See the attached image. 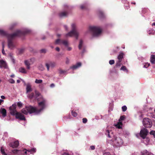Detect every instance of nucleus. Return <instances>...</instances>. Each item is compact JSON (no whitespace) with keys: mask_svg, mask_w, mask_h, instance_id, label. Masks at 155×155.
<instances>
[{"mask_svg":"<svg viewBox=\"0 0 155 155\" xmlns=\"http://www.w3.org/2000/svg\"><path fill=\"white\" fill-rule=\"evenodd\" d=\"M46 101L43 99L41 101L38 103V105L40 109L39 110L31 106H27L21 110V112L27 115L28 113L30 114L34 113H39L45 107Z\"/></svg>","mask_w":155,"mask_h":155,"instance_id":"nucleus-1","label":"nucleus"},{"mask_svg":"<svg viewBox=\"0 0 155 155\" xmlns=\"http://www.w3.org/2000/svg\"><path fill=\"white\" fill-rule=\"evenodd\" d=\"M22 34V33L20 31L18 30L8 36V46L9 48L12 49L15 47V45L13 42V40L17 37L20 36Z\"/></svg>","mask_w":155,"mask_h":155,"instance_id":"nucleus-2","label":"nucleus"},{"mask_svg":"<svg viewBox=\"0 0 155 155\" xmlns=\"http://www.w3.org/2000/svg\"><path fill=\"white\" fill-rule=\"evenodd\" d=\"M72 30L66 34L67 37L74 36L76 39L78 38L79 34L77 31L76 26L75 24H73L71 25Z\"/></svg>","mask_w":155,"mask_h":155,"instance_id":"nucleus-3","label":"nucleus"},{"mask_svg":"<svg viewBox=\"0 0 155 155\" xmlns=\"http://www.w3.org/2000/svg\"><path fill=\"white\" fill-rule=\"evenodd\" d=\"M89 30L93 32V35L95 36H98L102 31L101 29L98 27L91 26L89 27Z\"/></svg>","mask_w":155,"mask_h":155,"instance_id":"nucleus-4","label":"nucleus"},{"mask_svg":"<svg viewBox=\"0 0 155 155\" xmlns=\"http://www.w3.org/2000/svg\"><path fill=\"white\" fill-rule=\"evenodd\" d=\"M144 126L146 128H150L152 126V122L148 118H144L143 121Z\"/></svg>","mask_w":155,"mask_h":155,"instance_id":"nucleus-5","label":"nucleus"},{"mask_svg":"<svg viewBox=\"0 0 155 155\" xmlns=\"http://www.w3.org/2000/svg\"><path fill=\"white\" fill-rule=\"evenodd\" d=\"M28 150L24 149L22 150H13L12 152L14 153H16L19 155H27L26 154Z\"/></svg>","mask_w":155,"mask_h":155,"instance_id":"nucleus-6","label":"nucleus"},{"mask_svg":"<svg viewBox=\"0 0 155 155\" xmlns=\"http://www.w3.org/2000/svg\"><path fill=\"white\" fill-rule=\"evenodd\" d=\"M149 131L148 130L144 128H143L140 132V135L141 137L143 139H144L146 138V137Z\"/></svg>","mask_w":155,"mask_h":155,"instance_id":"nucleus-7","label":"nucleus"},{"mask_svg":"<svg viewBox=\"0 0 155 155\" xmlns=\"http://www.w3.org/2000/svg\"><path fill=\"white\" fill-rule=\"evenodd\" d=\"M16 103L13 104L12 106L9 107L10 112L12 115H15L16 113L18 112L16 110Z\"/></svg>","mask_w":155,"mask_h":155,"instance_id":"nucleus-8","label":"nucleus"},{"mask_svg":"<svg viewBox=\"0 0 155 155\" xmlns=\"http://www.w3.org/2000/svg\"><path fill=\"white\" fill-rule=\"evenodd\" d=\"M15 115V116L16 118L17 119L24 121L26 120L24 116L20 112H17Z\"/></svg>","mask_w":155,"mask_h":155,"instance_id":"nucleus-9","label":"nucleus"},{"mask_svg":"<svg viewBox=\"0 0 155 155\" xmlns=\"http://www.w3.org/2000/svg\"><path fill=\"white\" fill-rule=\"evenodd\" d=\"M56 65V63L54 61H50L48 63L45 64V66L46 67L48 71L49 70V67L53 68L55 67Z\"/></svg>","mask_w":155,"mask_h":155,"instance_id":"nucleus-10","label":"nucleus"},{"mask_svg":"<svg viewBox=\"0 0 155 155\" xmlns=\"http://www.w3.org/2000/svg\"><path fill=\"white\" fill-rule=\"evenodd\" d=\"M19 145V143L18 140H16L14 142H12L9 144V146L13 148L17 147H18Z\"/></svg>","mask_w":155,"mask_h":155,"instance_id":"nucleus-11","label":"nucleus"},{"mask_svg":"<svg viewBox=\"0 0 155 155\" xmlns=\"http://www.w3.org/2000/svg\"><path fill=\"white\" fill-rule=\"evenodd\" d=\"M68 15V12L66 11L61 12L59 13V16L60 17H67Z\"/></svg>","mask_w":155,"mask_h":155,"instance_id":"nucleus-12","label":"nucleus"},{"mask_svg":"<svg viewBox=\"0 0 155 155\" xmlns=\"http://www.w3.org/2000/svg\"><path fill=\"white\" fill-rule=\"evenodd\" d=\"M81 63L79 62L77 63L75 65H74L73 66L71 67L70 68L72 69L73 70L75 69L81 67Z\"/></svg>","mask_w":155,"mask_h":155,"instance_id":"nucleus-13","label":"nucleus"},{"mask_svg":"<svg viewBox=\"0 0 155 155\" xmlns=\"http://www.w3.org/2000/svg\"><path fill=\"white\" fill-rule=\"evenodd\" d=\"M0 112L3 117H5L6 116V110L5 108H1L0 109Z\"/></svg>","mask_w":155,"mask_h":155,"instance_id":"nucleus-14","label":"nucleus"},{"mask_svg":"<svg viewBox=\"0 0 155 155\" xmlns=\"http://www.w3.org/2000/svg\"><path fill=\"white\" fill-rule=\"evenodd\" d=\"M11 34H8L7 32L2 30L0 29V35L2 36H6L8 38V36Z\"/></svg>","mask_w":155,"mask_h":155,"instance_id":"nucleus-15","label":"nucleus"},{"mask_svg":"<svg viewBox=\"0 0 155 155\" xmlns=\"http://www.w3.org/2000/svg\"><path fill=\"white\" fill-rule=\"evenodd\" d=\"M124 54L122 52H120L117 57L118 59L120 62H121L122 59L123 58Z\"/></svg>","mask_w":155,"mask_h":155,"instance_id":"nucleus-16","label":"nucleus"},{"mask_svg":"<svg viewBox=\"0 0 155 155\" xmlns=\"http://www.w3.org/2000/svg\"><path fill=\"white\" fill-rule=\"evenodd\" d=\"M26 93L30 92L32 91V89L31 87V86L30 84H27L26 86Z\"/></svg>","mask_w":155,"mask_h":155,"instance_id":"nucleus-17","label":"nucleus"},{"mask_svg":"<svg viewBox=\"0 0 155 155\" xmlns=\"http://www.w3.org/2000/svg\"><path fill=\"white\" fill-rule=\"evenodd\" d=\"M6 67V64L5 62L2 60H0V68Z\"/></svg>","mask_w":155,"mask_h":155,"instance_id":"nucleus-18","label":"nucleus"},{"mask_svg":"<svg viewBox=\"0 0 155 155\" xmlns=\"http://www.w3.org/2000/svg\"><path fill=\"white\" fill-rule=\"evenodd\" d=\"M25 64L27 68L28 69H30V62L28 60H25Z\"/></svg>","mask_w":155,"mask_h":155,"instance_id":"nucleus-19","label":"nucleus"},{"mask_svg":"<svg viewBox=\"0 0 155 155\" xmlns=\"http://www.w3.org/2000/svg\"><path fill=\"white\" fill-rule=\"evenodd\" d=\"M150 61L152 64H154L155 63V56L154 55H152L150 58Z\"/></svg>","mask_w":155,"mask_h":155,"instance_id":"nucleus-20","label":"nucleus"},{"mask_svg":"<svg viewBox=\"0 0 155 155\" xmlns=\"http://www.w3.org/2000/svg\"><path fill=\"white\" fill-rule=\"evenodd\" d=\"M19 71L23 74H26L27 71L23 67L20 68L19 69Z\"/></svg>","mask_w":155,"mask_h":155,"instance_id":"nucleus-21","label":"nucleus"},{"mask_svg":"<svg viewBox=\"0 0 155 155\" xmlns=\"http://www.w3.org/2000/svg\"><path fill=\"white\" fill-rule=\"evenodd\" d=\"M141 155H154L152 153H149L147 150L144 151L142 153Z\"/></svg>","mask_w":155,"mask_h":155,"instance_id":"nucleus-22","label":"nucleus"},{"mask_svg":"<svg viewBox=\"0 0 155 155\" xmlns=\"http://www.w3.org/2000/svg\"><path fill=\"white\" fill-rule=\"evenodd\" d=\"M83 41L82 40H80L78 45V48L79 50H81L82 48Z\"/></svg>","mask_w":155,"mask_h":155,"instance_id":"nucleus-23","label":"nucleus"},{"mask_svg":"<svg viewBox=\"0 0 155 155\" xmlns=\"http://www.w3.org/2000/svg\"><path fill=\"white\" fill-rule=\"evenodd\" d=\"M87 5L86 4L81 5L80 6L81 9L82 10L86 9L87 8Z\"/></svg>","mask_w":155,"mask_h":155,"instance_id":"nucleus-24","label":"nucleus"},{"mask_svg":"<svg viewBox=\"0 0 155 155\" xmlns=\"http://www.w3.org/2000/svg\"><path fill=\"white\" fill-rule=\"evenodd\" d=\"M61 44L64 45L66 46H67L68 45V42L66 40H62L61 41Z\"/></svg>","mask_w":155,"mask_h":155,"instance_id":"nucleus-25","label":"nucleus"},{"mask_svg":"<svg viewBox=\"0 0 155 155\" xmlns=\"http://www.w3.org/2000/svg\"><path fill=\"white\" fill-rule=\"evenodd\" d=\"M34 93H31L30 94H29L28 96V97L30 99H31L33 98L34 96Z\"/></svg>","mask_w":155,"mask_h":155,"instance_id":"nucleus-26","label":"nucleus"},{"mask_svg":"<svg viewBox=\"0 0 155 155\" xmlns=\"http://www.w3.org/2000/svg\"><path fill=\"white\" fill-rule=\"evenodd\" d=\"M122 124L121 122H118L117 124H116L115 126L118 129H120L121 128V126Z\"/></svg>","mask_w":155,"mask_h":155,"instance_id":"nucleus-27","label":"nucleus"},{"mask_svg":"<svg viewBox=\"0 0 155 155\" xmlns=\"http://www.w3.org/2000/svg\"><path fill=\"white\" fill-rule=\"evenodd\" d=\"M1 151L2 155H7L5 151V150L3 147H2L1 148Z\"/></svg>","mask_w":155,"mask_h":155,"instance_id":"nucleus-28","label":"nucleus"},{"mask_svg":"<svg viewBox=\"0 0 155 155\" xmlns=\"http://www.w3.org/2000/svg\"><path fill=\"white\" fill-rule=\"evenodd\" d=\"M106 134L109 138L112 137V135L110 134V132L109 130H107L106 131Z\"/></svg>","mask_w":155,"mask_h":155,"instance_id":"nucleus-29","label":"nucleus"},{"mask_svg":"<svg viewBox=\"0 0 155 155\" xmlns=\"http://www.w3.org/2000/svg\"><path fill=\"white\" fill-rule=\"evenodd\" d=\"M71 114L74 117H76L78 115L77 113L75 111H74L73 110L71 111Z\"/></svg>","mask_w":155,"mask_h":155,"instance_id":"nucleus-30","label":"nucleus"},{"mask_svg":"<svg viewBox=\"0 0 155 155\" xmlns=\"http://www.w3.org/2000/svg\"><path fill=\"white\" fill-rule=\"evenodd\" d=\"M120 70H122L124 71H125L126 72H127L128 71L126 67L124 66H122L120 68Z\"/></svg>","mask_w":155,"mask_h":155,"instance_id":"nucleus-31","label":"nucleus"},{"mask_svg":"<svg viewBox=\"0 0 155 155\" xmlns=\"http://www.w3.org/2000/svg\"><path fill=\"white\" fill-rule=\"evenodd\" d=\"M28 151L29 152H35L36 149L35 148H33L30 150H28Z\"/></svg>","mask_w":155,"mask_h":155,"instance_id":"nucleus-32","label":"nucleus"},{"mask_svg":"<svg viewBox=\"0 0 155 155\" xmlns=\"http://www.w3.org/2000/svg\"><path fill=\"white\" fill-rule=\"evenodd\" d=\"M98 14L100 17H103L104 16V13L101 11H99L98 12Z\"/></svg>","mask_w":155,"mask_h":155,"instance_id":"nucleus-33","label":"nucleus"},{"mask_svg":"<svg viewBox=\"0 0 155 155\" xmlns=\"http://www.w3.org/2000/svg\"><path fill=\"white\" fill-rule=\"evenodd\" d=\"M61 40H60V39H57L55 41V43L56 44H61Z\"/></svg>","mask_w":155,"mask_h":155,"instance_id":"nucleus-34","label":"nucleus"},{"mask_svg":"<svg viewBox=\"0 0 155 155\" xmlns=\"http://www.w3.org/2000/svg\"><path fill=\"white\" fill-rule=\"evenodd\" d=\"M42 82V80H38L36 79L35 80V82L37 84H41Z\"/></svg>","mask_w":155,"mask_h":155,"instance_id":"nucleus-35","label":"nucleus"},{"mask_svg":"<svg viewBox=\"0 0 155 155\" xmlns=\"http://www.w3.org/2000/svg\"><path fill=\"white\" fill-rule=\"evenodd\" d=\"M17 106L20 108L21 107L23 106V104L21 102H18L17 103Z\"/></svg>","mask_w":155,"mask_h":155,"instance_id":"nucleus-36","label":"nucleus"},{"mask_svg":"<svg viewBox=\"0 0 155 155\" xmlns=\"http://www.w3.org/2000/svg\"><path fill=\"white\" fill-rule=\"evenodd\" d=\"M121 65V62H120V61H118L116 64V67H118L120 66Z\"/></svg>","mask_w":155,"mask_h":155,"instance_id":"nucleus-37","label":"nucleus"},{"mask_svg":"<svg viewBox=\"0 0 155 155\" xmlns=\"http://www.w3.org/2000/svg\"><path fill=\"white\" fill-rule=\"evenodd\" d=\"M125 117L124 115L121 116L120 119H119V121L124 120L125 118Z\"/></svg>","mask_w":155,"mask_h":155,"instance_id":"nucleus-38","label":"nucleus"},{"mask_svg":"<svg viewBox=\"0 0 155 155\" xmlns=\"http://www.w3.org/2000/svg\"><path fill=\"white\" fill-rule=\"evenodd\" d=\"M150 134L151 135H153V137L155 138V131H151L150 132Z\"/></svg>","mask_w":155,"mask_h":155,"instance_id":"nucleus-39","label":"nucleus"},{"mask_svg":"<svg viewBox=\"0 0 155 155\" xmlns=\"http://www.w3.org/2000/svg\"><path fill=\"white\" fill-rule=\"evenodd\" d=\"M122 111L124 112L125 111L127 110V107L126 106H124L122 107Z\"/></svg>","mask_w":155,"mask_h":155,"instance_id":"nucleus-40","label":"nucleus"},{"mask_svg":"<svg viewBox=\"0 0 155 155\" xmlns=\"http://www.w3.org/2000/svg\"><path fill=\"white\" fill-rule=\"evenodd\" d=\"M9 82L12 84L14 83L15 82V81L12 79L11 78L9 80Z\"/></svg>","mask_w":155,"mask_h":155,"instance_id":"nucleus-41","label":"nucleus"},{"mask_svg":"<svg viewBox=\"0 0 155 155\" xmlns=\"http://www.w3.org/2000/svg\"><path fill=\"white\" fill-rule=\"evenodd\" d=\"M114 60H110L109 61V63L110 65L114 64Z\"/></svg>","mask_w":155,"mask_h":155,"instance_id":"nucleus-42","label":"nucleus"},{"mask_svg":"<svg viewBox=\"0 0 155 155\" xmlns=\"http://www.w3.org/2000/svg\"><path fill=\"white\" fill-rule=\"evenodd\" d=\"M59 73L60 74H62L66 72V71L64 70H63L61 69H60L59 70Z\"/></svg>","mask_w":155,"mask_h":155,"instance_id":"nucleus-43","label":"nucleus"},{"mask_svg":"<svg viewBox=\"0 0 155 155\" xmlns=\"http://www.w3.org/2000/svg\"><path fill=\"white\" fill-rule=\"evenodd\" d=\"M2 53L3 54H5V52L4 50V45L3 43H2Z\"/></svg>","mask_w":155,"mask_h":155,"instance_id":"nucleus-44","label":"nucleus"},{"mask_svg":"<svg viewBox=\"0 0 155 155\" xmlns=\"http://www.w3.org/2000/svg\"><path fill=\"white\" fill-rule=\"evenodd\" d=\"M16 25V23H14L13 24H12L11 27H10V30H12L13 29V27L15 26Z\"/></svg>","mask_w":155,"mask_h":155,"instance_id":"nucleus-45","label":"nucleus"},{"mask_svg":"<svg viewBox=\"0 0 155 155\" xmlns=\"http://www.w3.org/2000/svg\"><path fill=\"white\" fill-rule=\"evenodd\" d=\"M87 122V119L86 118H84L83 119V122L84 123H86Z\"/></svg>","mask_w":155,"mask_h":155,"instance_id":"nucleus-46","label":"nucleus"},{"mask_svg":"<svg viewBox=\"0 0 155 155\" xmlns=\"http://www.w3.org/2000/svg\"><path fill=\"white\" fill-rule=\"evenodd\" d=\"M40 52L41 53H45L46 52V50L45 49H42L40 50Z\"/></svg>","mask_w":155,"mask_h":155,"instance_id":"nucleus-47","label":"nucleus"},{"mask_svg":"<svg viewBox=\"0 0 155 155\" xmlns=\"http://www.w3.org/2000/svg\"><path fill=\"white\" fill-rule=\"evenodd\" d=\"M69 60L68 59V58H66V61H65V63L66 64H69Z\"/></svg>","mask_w":155,"mask_h":155,"instance_id":"nucleus-48","label":"nucleus"},{"mask_svg":"<svg viewBox=\"0 0 155 155\" xmlns=\"http://www.w3.org/2000/svg\"><path fill=\"white\" fill-rule=\"evenodd\" d=\"M150 65V64H148V63H146L144 65V67L146 68H147Z\"/></svg>","mask_w":155,"mask_h":155,"instance_id":"nucleus-49","label":"nucleus"},{"mask_svg":"<svg viewBox=\"0 0 155 155\" xmlns=\"http://www.w3.org/2000/svg\"><path fill=\"white\" fill-rule=\"evenodd\" d=\"M90 148L92 150H94L95 148L94 146H90Z\"/></svg>","mask_w":155,"mask_h":155,"instance_id":"nucleus-50","label":"nucleus"},{"mask_svg":"<svg viewBox=\"0 0 155 155\" xmlns=\"http://www.w3.org/2000/svg\"><path fill=\"white\" fill-rule=\"evenodd\" d=\"M103 155H110V154L109 152H106L104 153Z\"/></svg>","mask_w":155,"mask_h":155,"instance_id":"nucleus-51","label":"nucleus"},{"mask_svg":"<svg viewBox=\"0 0 155 155\" xmlns=\"http://www.w3.org/2000/svg\"><path fill=\"white\" fill-rule=\"evenodd\" d=\"M55 49L58 52L60 50V49L59 47L56 48Z\"/></svg>","mask_w":155,"mask_h":155,"instance_id":"nucleus-52","label":"nucleus"},{"mask_svg":"<svg viewBox=\"0 0 155 155\" xmlns=\"http://www.w3.org/2000/svg\"><path fill=\"white\" fill-rule=\"evenodd\" d=\"M146 138V139L147 140L146 141H147V142H146V143H148L149 141H150V140L149 139V138H147H147Z\"/></svg>","mask_w":155,"mask_h":155,"instance_id":"nucleus-53","label":"nucleus"},{"mask_svg":"<svg viewBox=\"0 0 155 155\" xmlns=\"http://www.w3.org/2000/svg\"><path fill=\"white\" fill-rule=\"evenodd\" d=\"M72 48L70 47H68L67 48V50L68 51H70L71 50Z\"/></svg>","mask_w":155,"mask_h":155,"instance_id":"nucleus-54","label":"nucleus"},{"mask_svg":"<svg viewBox=\"0 0 155 155\" xmlns=\"http://www.w3.org/2000/svg\"><path fill=\"white\" fill-rule=\"evenodd\" d=\"M64 28H65L66 30H68V27H67V25H64Z\"/></svg>","mask_w":155,"mask_h":155,"instance_id":"nucleus-55","label":"nucleus"},{"mask_svg":"<svg viewBox=\"0 0 155 155\" xmlns=\"http://www.w3.org/2000/svg\"><path fill=\"white\" fill-rule=\"evenodd\" d=\"M54 86V84H52L50 85L51 87H53Z\"/></svg>","mask_w":155,"mask_h":155,"instance_id":"nucleus-56","label":"nucleus"},{"mask_svg":"<svg viewBox=\"0 0 155 155\" xmlns=\"http://www.w3.org/2000/svg\"><path fill=\"white\" fill-rule=\"evenodd\" d=\"M1 98L2 99H5V97L4 96L2 95L1 97Z\"/></svg>","mask_w":155,"mask_h":155,"instance_id":"nucleus-57","label":"nucleus"},{"mask_svg":"<svg viewBox=\"0 0 155 155\" xmlns=\"http://www.w3.org/2000/svg\"><path fill=\"white\" fill-rule=\"evenodd\" d=\"M85 51V48H83V51H82V53H84Z\"/></svg>","mask_w":155,"mask_h":155,"instance_id":"nucleus-58","label":"nucleus"},{"mask_svg":"<svg viewBox=\"0 0 155 155\" xmlns=\"http://www.w3.org/2000/svg\"><path fill=\"white\" fill-rule=\"evenodd\" d=\"M63 155H69V154L68 153H64L63 154Z\"/></svg>","mask_w":155,"mask_h":155,"instance_id":"nucleus-59","label":"nucleus"},{"mask_svg":"<svg viewBox=\"0 0 155 155\" xmlns=\"http://www.w3.org/2000/svg\"><path fill=\"white\" fill-rule=\"evenodd\" d=\"M3 101V100L2 99H0V105L1 104V103Z\"/></svg>","mask_w":155,"mask_h":155,"instance_id":"nucleus-60","label":"nucleus"},{"mask_svg":"<svg viewBox=\"0 0 155 155\" xmlns=\"http://www.w3.org/2000/svg\"><path fill=\"white\" fill-rule=\"evenodd\" d=\"M15 76V75L14 74H12L11 76H10V77H11V78H14Z\"/></svg>","mask_w":155,"mask_h":155,"instance_id":"nucleus-61","label":"nucleus"},{"mask_svg":"<svg viewBox=\"0 0 155 155\" xmlns=\"http://www.w3.org/2000/svg\"><path fill=\"white\" fill-rule=\"evenodd\" d=\"M117 137H114V140H117Z\"/></svg>","mask_w":155,"mask_h":155,"instance_id":"nucleus-62","label":"nucleus"},{"mask_svg":"<svg viewBox=\"0 0 155 155\" xmlns=\"http://www.w3.org/2000/svg\"><path fill=\"white\" fill-rule=\"evenodd\" d=\"M17 82L18 83H19L20 82V81L19 80H18L17 81Z\"/></svg>","mask_w":155,"mask_h":155,"instance_id":"nucleus-63","label":"nucleus"},{"mask_svg":"<svg viewBox=\"0 0 155 155\" xmlns=\"http://www.w3.org/2000/svg\"><path fill=\"white\" fill-rule=\"evenodd\" d=\"M12 61L14 63H15V60H14V59H12Z\"/></svg>","mask_w":155,"mask_h":155,"instance_id":"nucleus-64","label":"nucleus"}]
</instances>
